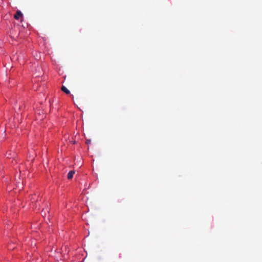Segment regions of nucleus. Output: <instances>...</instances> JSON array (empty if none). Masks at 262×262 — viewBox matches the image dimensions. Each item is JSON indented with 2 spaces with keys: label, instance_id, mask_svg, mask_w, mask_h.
Listing matches in <instances>:
<instances>
[{
  "label": "nucleus",
  "instance_id": "f257e3e1",
  "mask_svg": "<svg viewBox=\"0 0 262 262\" xmlns=\"http://www.w3.org/2000/svg\"><path fill=\"white\" fill-rule=\"evenodd\" d=\"M23 17V13L20 10H17L16 14L14 15L15 19L18 20L20 18Z\"/></svg>",
  "mask_w": 262,
  "mask_h": 262
},
{
  "label": "nucleus",
  "instance_id": "f03ea898",
  "mask_svg": "<svg viewBox=\"0 0 262 262\" xmlns=\"http://www.w3.org/2000/svg\"><path fill=\"white\" fill-rule=\"evenodd\" d=\"M61 90L66 94H70V91L65 86L62 85L61 88Z\"/></svg>",
  "mask_w": 262,
  "mask_h": 262
},
{
  "label": "nucleus",
  "instance_id": "7ed1b4c3",
  "mask_svg": "<svg viewBox=\"0 0 262 262\" xmlns=\"http://www.w3.org/2000/svg\"><path fill=\"white\" fill-rule=\"evenodd\" d=\"M74 173H75L74 171H72V170L70 171L68 174V179H72L73 177V174Z\"/></svg>",
  "mask_w": 262,
  "mask_h": 262
},
{
  "label": "nucleus",
  "instance_id": "20e7f679",
  "mask_svg": "<svg viewBox=\"0 0 262 262\" xmlns=\"http://www.w3.org/2000/svg\"><path fill=\"white\" fill-rule=\"evenodd\" d=\"M36 194H34L33 196H32L31 200L32 201V203L35 202L38 200V199H36Z\"/></svg>",
  "mask_w": 262,
  "mask_h": 262
},
{
  "label": "nucleus",
  "instance_id": "39448f33",
  "mask_svg": "<svg viewBox=\"0 0 262 262\" xmlns=\"http://www.w3.org/2000/svg\"><path fill=\"white\" fill-rule=\"evenodd\" d=\"M71 96H72V99L73 100L74 96H73L72 95H71Z\"/></svg>",
  "mask_w": 262,
  "mask_h": 262
},
{
  "label": "nucleus",
  "instance_id": "423d86ee",
  "mask_svg": "<svg viewBox=\"0 0 262 262\" xmlns=\"http://www.w3.org/2000/svg\"><path fill=\"white\" fill-rule=\"evenodd\" d=\"M73 101H74L73 100ZM74 104L77 105L75 102H74Z\"/></svg>",
  "mask_w": 262,
  "mask_h": 262
}]
</instances>
